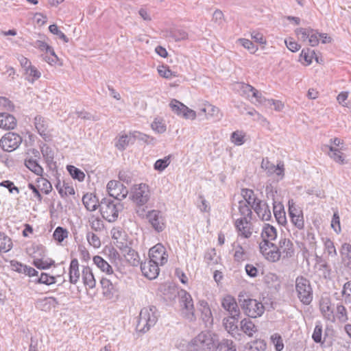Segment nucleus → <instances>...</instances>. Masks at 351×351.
<instances>
[{
	"mask_svg": "<svg viewBox=\"0 0 351 351\" xmlns=\"http://www.w3.org/2000/svg\"><path fill=\"white\" fill-rule=\"evenodd\" d=\"M245 134L242 131L237 130L231 134V141L236 145H241L245 143Z\"/></svg>",
	"mask_w": 351,
	"mask_h": 351,
	"instance_id": "obj_47",
	"label": "nucleus"
},
{
	"mask_svg": "<svg viewBox=\"0 0 351 351\" xmlns=\"http://www.w3.org/2000/svg\"><path fill=\"white\" fill-rule=\"evenodd\" d=\"M312 339L315 343H322V325L320 322H317L312 335Z\"/></svg>",
	"mask_w": 351,
	"mask_h": 351,
	"instance_id": "obj_48",
	"label": "nucleus"
},
{
	"mask_svg": "<svg viewBox=\"0 0 351 351\" xmlns=\"http://www.w3.org/2000/svg\"><path fill=\"white\" fill-rule=\"evenodd\" d=\"M122 253L125 260L132 265L136 266L139 263L138 253L132 248L125 246L122 249Z\"/></svg>",
	"mask_w": 351,
	"mask_h": 351,
	"instance_id": "obj_31",
	"label": "nucleus"
},
{
	"mask_svg": "<svg viewBox=\"0 0 351 351\" xmlns=\"http://www.w3.org/2000/svg\"><path fill=\"white\" fill-rule=\"evenodd\" d=\"M152 128L158 133H164L166 131V125L160 119L156 118L152 123Z\"/></svg>",
	"mask_w": 351,
	"mask_h": 351,
	"instance_id": "obj_53",
	"label": "nucleus"
},
{
	"mask_svg": "<svg viewBox=\"0 0 351 351\" xmlns=\"http://www.w3.org/2000/svg\"><path fill=\"white\" fill-rule=\"evenodd\" d=\"M86 239L90 245L95 248H99L101 246V241L99 237L93 232H88L86 234Z\"/></svg>",
	"mask_w": 351,
	"mask_h": 351,
	"instance_id": "obj_52",
	"label": "nucleus"
},
{
	"mask_svg": "<svg viewBox=\"0 0 351 351\" xmlns=\"http://www.w3.org/2000/svg\"><path fill=\"white\" fill-rule=\"evenodd\" d=\"M10 267L11 269L13 271H15L19 274H24L25 273V265L22 264L20 262H18L17 261L12 260L10 261Z\"/></svg>",
	"mask_w": 351,
	"mask_h": 351,
	"instance_id": "obj_64",
	"label": "nucleus"
},
{
	"mask_svg": "<svg viewBox=\"0 0 351 351\" xmlns=\"http://www.w3.org/2000/svg\"><path fill=\"white\" fill-rule=\"evenodd\" d=\"M337 316L339 322L345 323L348 320V316L346 307L342 304H338L336 308Z\"/></svg>",
	"mask_w": 351,
	"mask_h": 351,
	"instance_id": "obj_51",
	"label": "nucleus"
},
{
	"mask_svg": "<svg viewBox=\"0 0 351 351\" xmlns=\"http://www.w3.org/2000/svg\"><path fill=\"white\" fill-rule=\"evenodd\" d=\"M217 350H219V351H236V348L232 340L223 339L219 342L217 339Z\"/></svg>",
	"mask_w": 351,
	"mask_h": 351,
	"instance_id": "obj_41",
	"label": "nucleus"
},
{
	"mask_svg": "<svg viewBox=\"0 0 351 351\" xmlns=\"http://www.w3.org/2000/svg\"><path fill=\"white\" fill-rule=\"evenodd\" d=\"M295 291L300 301L308 305L313 300V289L310 281L304 276H298L295 279Z\"/></svg>",
	"mask_w": 351,
	"mask_h": 351,
	"instance_id": "obj_8",
	"label": "nucleus"
},
{
	"mask_svg": "<svg viewBox=\"0 0 351 351\" xmlns=\"http://www.w3.org/2000/svg\"><path fill=\"white\" fill-rule=\"evenodd\" d=\"M150 198V191L146 184H140L134 189L132 195V201L138 206H143Z\"/></svg>",
	"mask_w": 351,
	"mask_h": 351,
	"instance_id": "obj_13",
	"label": "nucleus"
},
{
	"mask_svg": "<svg viewBox=\"0 0 351 351\" xmlns=\"http://www.w3.org/2000/svg\"><path fill=\"white\" fill-rule=\"evenodd\" d=\"M169 106L172 111L179 116H182L185 119L191 120H194L196 118L195 111L189 108L186 106L176 99L172 100Z\"/></svg>",
	"mask_w": 351,
	"mask_h": 351,
	"instance_id": "obj_17",
	"label": "nucleus"
},
{
	"mask_svg": "<svg viewBox=\"0 0 351 351\" xmlns=\"http://www.w3.org/2000/svg\"><path fill=\"white\" fill-rule=\"evenodd\" d=\"M146 219L153 229L157 232H162L166 228V220L162 212L158 210H152L147 213Z\"/></svg>",
	"mask_w": 351,
	"mask_h": 351,
	"instance_id": "obj_11",
	"label": "nucleus"
},
{
	"mask_svg": "<svg viewBox=\"0 0 351 351\" xmlns=\"http://www.w3.org/2000/svg\"><path fill=\"white\" fill-rule=\"evenodd\" d=\"M319 309L322 315L328 321L335 322V317L333 308L332 307L331 301L329 298H322L319 303Z\"/></svg>",
	"mask_w": 351,
	"mask_h": 351,
	"instance_id": "obj_22",
	"label": "nucleus"
},
{
	"mask_svg": "<svg viewBox=\"0 0 351 351\" xmlns=\"http://www.w3.org/2000/svg\"><path fill=\"white\" fill-rule=\"evenodd\" d=\"M222 308L228 313V316L240 317L241 312L238 304L234 297L226 295L221 301Z\"/></svg>",
	"mask_w": 351,
	"mask_h": 351,
	"instance_id": "obj_18",
	"label": "nucleus"
},
{
	"mask_svg": "<svg viewBox=\"0 0 351 351\" xmlns=\"http://www.w3.org/2000/svg\"><path fill=\"white\" fill-rule=\"evenodd\" d=\"M66 169L70 173L71 176L80 182H82L85 178V173L80 169L75 167L73 165H67Z\"/></svg>",
	"mask_w": 351,
	"mask_h": 351,
	"instance_id": "obj_42",
	"label": "nucleus"
},
{
	"mask_svg": "<svg viewBox=\"0 0 351 351\" xmlns=\"http://www.w3.org/2000/svg\"><path fill=\"white\" fill-rule=\"evenodd\" d=\"M16 125V120L13 115L8 113H0V128L5 130L14 129Z\"/></svg>",
	"mask_w": 351,
	"mask_h": 351,
	"instance_id": "obj_29",
	"label": "nucleus"
},
{
	"mask_svg": "<svg viewBox=\"0 0 351 351\" xmlns=\"http://www.w3.org/2000/svg\"><path fill=\"white\" fill-rule=\"evenodd\" d=\"M117 278L116 274H112V277L110 276L109 278L102 277L100 280L102 293L106 299L111 300L119 293Z\"/></svg>",
	"mask_w": 351,
	"mask_h": 351,
	"instance_id": "obj_9",
	"label": "nucleus"
},
{
	"mask_svg": "<svg viewBox=\"0 0 351 351\" xmlns=\"http://www.w3.org/2000/svg\"><path fill=\"white\" fill-rule=\"evenodd\" d=\"M99 207L104 219L109 222H114L117 219L119 213L123 206L120 203L105 197L101 199Z\"/></svg>",
	"mask_w": 351,
	"mask_h": 351,
	"instance_id": "obj_5",
	"label": "nucleus"
},
{
	"mask_svg": "<svg viewBox=\"0 0 351 351\" xmlns=\"http://www.w3.org/2000/svg\"><path fill=\"white\" fill-rule=\"evenodd\" d=\"M180 303L182 307V314L183 316L189 321H194L195 319L194 314V306L191 295L186 291L182 290L180 291Z\"/></svg>",
	"mask_w": 351,
	"mask_h": 351,
	"instance_id": "obj_10",
	"label": "nucleus"
},
{
	"mask_svg": "<svg viewBox=\"0 0 351 351\" xmlns=\"http://www.w3.org/2000/svg\"><path fill=\"white\" fill-rule=\"evenodd\" d=\"M269 252L264 258L271 263H276L281 258L287 259L294 256L295 247L289 239L280 238L278 245L275 244Z\"/></svg>",
	"mask_w": 351,
	"mask_h": 351,
	"instance_id": "obj_3",
	"label": "nucleus"
},
{
	"mask_svg": "<svg viewBox=\"0 0 351 351\" xmlns=\"http://www.w3.org/2000/svg\"><path fill=\"white\" fill-rule=\"evenodd\" d=\"M341 253L345 264L348 267L351 269V245L349 243L343 244Z\"/></svg>",
	"mask_w": 351,
	"mask_h": 351,
	"instance_id": "obj_37",
	"label": "nucleus"
},
{
	"mask_svg": "<svg viewBox=\"0 0 351 351\" xmlns=\"http://www.w3.org/2000/svg\"><path fill=\"white\" fill-rule=\"evenodd\" d=\"M149 260L160 266L164 265L168 260L166 249L161 243H157L149 250Z\"/></svg>",
	"mask_w": 351,
	"mask_h": 351,
	"instance_id": "obj_16",
	"label": "nucleus"
},
{
	"mask_svg": "<svg viewBox=\"0 0 351 351\" xmlns=\"http://www.w3.org/2000/svg\"><path fill=\"white\" fill-rule=\"evenodd\" d=\"M34 125L39 133L45 140L49 138L48 122L43 117L38 115L34 118Z\"/></svg>",
	"mask_w": 351,
	"mask_h": 351,
	"instance_id": "obj_26",
	"label": "nucleus"
},
{
	"mask_svg": "<svg viewBox=\"0 0 351 351\" xmlns=\"http://www.w3.org/2000/svg\"><path fill=\"white\" fill-rule=\"evenodd\" d=\"M137 134L141 135L137 132L119 135L116 138L115 147L120 151L125 150L129 145L134 143L136 138L138 137Z\"/></svg>",
	"mask_w": 351,
	"mask_h": 351,
	"instance_id": "obj_20",
	"label": "nucleus"
},
{
	"mask_svg": "<svg viewBox=\"0 0 351 351\" xmlns=\"http://www.w3.org/2000/svg\"><path fill=\"white\" fill-rule=\"evenodd\" d=\"M93 262L101 271L106 272V274L112 277V274H114V273L112 267L101 256H95L93 257Z\"/></svg>",
	"mask_w": 351,
	"mask_h": 351,
	"instance_id": "obj_33",
	"label": "nucleus"
},
{
	"mask_svg": "<svg viewBox=\"0 0 351 351\" xmlns=\"http://www.w3.org/2000/svg\"><path fill=\"white\" fill-rule=\"evenodd\" d=\"M341 295L346 304L351 303V280L346 282L343 285Z\"/></svg>",
	"mask_w": 351,
	"mask_h": 351,
	"instance_id": "obj_46",
	"label": "nucleus"
},
{
	"mask_svg": "<svg viewBox=\"0 0 351 351\" xmlns=\"http://www.w3.org/2000/svg\"><path fill=\"white\" fill-rule=\"evenodd\" d=\"M265 349L266 343L263 340L252 341L245 347V351H264Z\"/></svg>",
	"mask_w": 351,
	"mask_h": 351,
	"instance_id": "obj_39",
	"label": "nucleus"
},
{
	"mask_svg": "<svg viewBox=\"0 0 351 351\" xmlns=\"http://www.w3.org/2000/svg\"><path fill=\"white\" fill-rule=\"evenodd\" d=\"M82 202L87 210L93 211L99 206V201L97 197L93 193H87L82 197Z\"/></svg>",
	"mask_w": 351,
	"mask_h": 351,
	"instance_id": "obj_32",
	"label": "nucleus"
},
{
	"mask_svg": "<svg viewBox=\"0 0 351 351\" xmlns=\"http://www.w3.org/2000/svg\"><path fill=\"white\" fill-rule=\"evenodd\" d=\"M170 163V157H165L163 159H159L154 163V169L159 171H162Z\"/></svg>",
	"mask_w": 351,
	"mask_h": 351,
	"instance_id": "obj_54",
	"label": "nucleus"
},
{
	"mask_svg": "<svg viewBox=\"0 0 351 351\" xmlns=\"http://www.w3.org/2000/svg\"><path fill=\"white\" fill-rule=\"evenodd\" d=\"M106 188L109 195L118 201L125 199L128 193V189L119 181H109Z\"/></svg>",
	"mask_w": 351,
	"mask_h": 351,
	"instance_id": "obj_12",
	"label": "nucleus"
},
{
	"mask_svg": "<svg viewBox=\"0 0 351 351\" xmlns=\"http://www.w3.org/2000/svg\"><path fill=\"white\" fill-rule=\"evenodd\" d=\"M43 59L51 65L56 64L58 60V58L56 56L54 50L51 51L48 53L42 55Z\"/></svg>",
	"mask_w": 351,
	"mask_h": 351,
	"instance_id": "obj_60",
	"label": "nucleus"
},
{
	"mask_svg": "<svg viewBox=\"0 0 351 351\" xmlns=\"http://www.w3.org/2000/svg\"><path fill=\"white\" fill-rule=\"evenodd\" d=\"M322 150L328 154L330 158H332L335 162L340 165L346 163L345 156L340 149L334 147L332 145H325L322 147Z\"/></svg>",
	"mask_w": 351,
	"mask_h": 351,
	"instance_id": "obj_23",
	"label": "nucleus"
},
{
	"mask_svg": "<svg viewBox=\"0 0 351 351\" xmlns=\"http://www.w3.org/2000/svg\"><path fill=\"white\" fill-rule=\"evenodd\" d=\"M206 106H208L207 119L214 118L219 120L221 118L222 114L218 107L210 104H206Z\"/></svg>",
	"mask_w": 351,
	"mask_h": 351,
	"instance_id": "obj_45",
	"label": "nucleus"
},
{
	"mask_svg": "<svg viewBox=\"0 0 351 351\" xmlns=\"http://www.w3.org/2000/svg\"><path fill=\"white\" fill-rule=\"evenodd\" d=\"M25 165L31 171L34 172L37 176H42L43 173V167L38 163L36 160L33 158H26L25 160Z\"/></svg>",
	"mask_w": 351,
	"mask_h": 351,
	"instance_id": "obj_35",
	"label": "nucleus"
},
{
	"mask_svg": "<svg viewBox=\"0 0 351 351\" xmlns=\"http://www.w3.org/2000/svg\"><path fill=\"white\" fill-rule=\"evenodd\" d=\"M38 250L40 251L39 256L34 252L33 255V265L39 269H46L49 268L54 264V261L49 258H44L42 256V253L44 252V249L42 246H36Z\"/></svg>",
	"mask_w": 351,
	"mask_h": 351,
	"instance_id": "obj_21",
	"label": "nucleus"
},
{
	"mask_svg": "<svg viewBox=\"0 0 351 351\" xmlns=\"http://www.w3.org/2000/svg\"><path fill=\"white\" fill-rule=\"evenodd\" d=\"M252 215V212L249 206L245 202H239L238 211H234L232 215L239 236L245 239L252 236L253 232Z\"/></svg>",
	"mask_w": 351,
	"mask_h": 351,
	"instance_id": "obj_1",
	"label": "nucleus"
},
{
	"mask_svg": "<svg viewBox=\"0 0 351 351\" xmlns=\"http://www.w3.org/2000/svg\"><path fill=\"white\" fill-rule=\"evenodd\" d=\"M265 191L267 198H271L273 200V211L276 220L278 223H282L286 220L285 213L284 211L283 205L280 202L275 201V193H276V191H274L273 190V186L271 185L267 186Z\"/></svg>",
	"mask_w": 351,
	"mask_h": 351,
	"instance_id": "obj_15",
	"label": "nucleus"
},
{
	"mask_svg": "<svg viewBox=\"0 0 351 351\" xmlns=\"http://www.w3.org/2000/svg\"><path fill=\"white\" fill-rule=\"evenodd\" d=\"M252 209L263 221H269L271 217L269 206L261 200H258Z\"/></svg>",
	"mask_w": 351,
	"mask_h": 351,
	"instance_id": "obj_24",
	"label": "nucleus"
},
{
	"mask_svg": "<svg viewBox=\"0 0 351 351\" xmlns=\"http://www.w3.org/2000/svg\"><path fill=\"white\" fill-rule=\"evenodd\" d=\"M290 217L291 219V222L297 228H298L299 230H302L304 228V222L302 213L298 215H293Z\"/></svg>",
	"mask_w": 351,
	"mask_h": 351,
	"instance_id": "obj_57",
	"label": "nucleus"
},
{
	"mask_svg": "<svg viewBox=\"0 0 351 351\" xmlns=\"http://www.w3.org/2000/svg\"><path fill=\"white\" fill-rule=\"evenodd\" d=\"M217 347V336L208 330L199 332L187 345L189 351H215Z\"/></svg>",
	"mask_w": 351,
	"mask_h": 351,
	"instance_id": "obj_2",
	"label": "nucleus"
},
{
	"mask_svg": "<svg viewBox=\"0 0 351 351\" xmlns=\"http://www.w3.org/2000/svg\"><path fill=\"white\" fill-rule=\"evenodd\" d=\"M53 237L55 240L60 243L68 237V231L66 230V229L58 226V228H56L55 231L53 232Z\"/></svg>",
	"mask_w": 351,
	"mask_h": 351,
	"instance_id": "obj_50",
	"label": "nucleus"
},
{
	"mask_svg": "<svg viewBox=\"0 0 351 351\" xmlns=\"http://www.w3.org/2000/svg\"><path fill=\"white\" fill-rule=\"evenodd\" d=\"M69 282L73 285H76L80 280V271L79 269V262L77 258L71 261L69 268Z\"/></svg>",
	"mask_w": 351,
	"mask_h": 351,
	"instance_id": "obj_28",
	"label": "nucleus"
},
{
	"mask_svg": "<svg viewBox=\"0 0 351 351\" xmlns=\"http://www.w3.org/2000/svg\"><path fill=\"white\" fill-rule=\"evenodd\" d=\"M239 317H240L237 316H234V317H233L232 316H228L224 317L222 320L224 328L228 333L232 335L233 337H234L235 335L238 334L239 328L237 323Z\"/></svg>",
	"mask_w": 351,
	"mask_h": 351,
	"instance_id": "obj_25",
	"label": "nucleus"
},
{
	"mask_svg": "<svg viewBox=\"0 0 351 351\" xmlns=\"http://www.w3.org/2000/svg\"><path fill=\"white\" fill-rule=\"evenodd\" d=\"M82 278L84 285L88 289H93L96 286V280L92 269L88 266H84L82 271Z\"/></svg>",
	"mask_w": 351,
	"mask_h": 351,
	"instance_id": "obj_27",
	"label": "nucleus"
},
{
	"mask_svg": "<svg viewBox=\"0 0 351 351\" xmlns=\"http://www.w3.org/2000/svg\"><path fill=\"white\" fill-rule=\"evenodd\" d=\"M158 317V311L156 306H149L143 308L139 314L136 330L143 333L147 332L156 324Z\"/></svg>",
	"mask_w": 351,
	"mask_h": 351,
	"instance_id": "obj_4",
	"label": "nucleus"
},
{
	"mask_svg": "<svg viewBox=\"0 0 351 351\" xmlns=\"http://www.w3.org/2000/svg\"><path fill=\"white\" fill-rule=\"evenodd\" d=\"M22 138L20 135L8 132L0 140V145L4 151L12 152L15 150L21 143Z\"/></svg>",
	"mask_w": 351,
	"mask_h": 351,
	"instance_id": "obj_14",
	"label": "nucleus"
},
{
	"mask_svg": "<svg viewBox=\"0 0 351 351\" xmlns=\"http://www.w3.org/2000/svg\"><path fill=\"white\" fill-rule=\"evenodd\" d=\"M89 222H90V228L96 231V232H101L104 230V222L103 221L99 219V217H92L90 219H89Z\"/></svg>",
	"mask_w": 351,
	"mask_h": 351,
	"instance_id": "obj_49",
	"label": "nucleus"
},
{
	"mask_svg": "<svg viewBox=\"0 0 351 351\" xmlns=\"http://www.w3.org/2000/svg\"><path fill=\"white\" fill-rule=\"evenodd\" d=\"M241 195L245 199V201L243 202H245L250 209L255 206V204L260 200L252 189H241Z\"/></svg>",
	"mask_w": 351,
	"mask_h": 351,
	"instance_id": "obj_30",
	"label": "nucleus"
},
{
	"mask_svg": "<svg viewBox=\"0 0 351 351\" xmlns=\"http://www.w3.org/2000/svg\"><path fill=\"white\" fill-rule=\"evenodd\" d=\"M234 258L237 262H241L246 259V252L241 245H238L236 247Z\"/></svg>",
	"mask_w": 351,
	"mask_h": 351,
	"instance_id": "obj_59",
	"label": "nucleus"
},
{
	"mask_svg": "<svg viewBox=\"0 0 351 351\" xmlns=\"http://www.w3.org/2000/svg\"><path fill=\"white\" fill-rule=\"evenodd\" d=\"M261 167L267 171L269 174H272L275 172L276 166L271 163L267 158L263 159L261 162Z\"/></svg>",
	"mask_w": 351,
	"mask_h": 351,
	"instance_id": "obj_63",
	"label": "nucleus"
},
{
	"mask_svg": "<svg viewBox=\"0 0 351 351\" xmlns=\"http://www.w3.org/2000/svg\"><path fill=\"white\" fill-rule=\"evenodd\" d=\"M38 188L45 194H49L52 190V185L46 178L40 177L36 180Z\"/></svg>",
	"mask_w": 351,
	"mask_h": 351,
	"instance_id": "obj_40",
	"label": "nucleus"
},
{
	"mask_svg": "<svg viewBox=\"0 0 351 351\" xmlns=\"http://www.w3.org/2000/svg\"><path fill=\"white\" fill-rule=\"evenodd\" d=\"M158 72L160 76L166 79H171L172 77L176 76V75H175L168 66L164 65L158 68Z\"/></svg>",
	"mask_w": 351,
	"mask_h": 351,
	"instance_id": "obj_55",
	"label": "nucleus"
},
{
	"mask_svg": "<svg viewBox=\"0 0 351 351\" xmlns=\"http://www.w3.org/2000/svg\"><path fill=\"white\" fill-rule=\"evenodd\" d=\"M237 42L239 43L245 49H248L251 53H255L258 49V47L248 39L239 38L238 39Z\"/></svg>",
	"mask_w": 351,
	"mask_h": 351,
	"instance_id": "obj_58",
	"label": "nucleus"
},
{
	"mask_svg": "<svg viewBox=\"0 0 351 351\" xmlns=\"http://www.w3.org/2000/svg\"><path fill=\"white\" fill-rule=\"evenodd\" d=\"M311 32H313L312 29L298 28L295 29L298 39L302 41H306Z\"/></svg>",
	"mask_w": 351,
	"mask_h": 351,
	"instance_id": "obj_56",
	"label": "nucleus"
},
{
	"mask_svg": "<svg viewBox=\"0 0 351 351\" xmlns=\"http://www.w3.org/2000/svg\"><path fill=\"white\" fill-rule=\"evenodd\" d=\"M160 265L150 261H145L141 265V269L143 274L149 280L155 279L158 277L160 271Z\"/></svg>",
	"mask_w": 351,
	"mask_h": 351,
	"instance_id": "obj_19",
	"label": "nucleus"
},
{
	"mask_svg": "<svg viewBox=\"0 0 351 351\" xmlns=\"http://www.w3.org/2000/svg\"><path fill=\"white\" fill-rule=\"evenodd\" d=\"M26 80L33 84L36 80H38L41 76V73L35 66L32 65L25 71Z\"/></svg>",
	"mask_w": 351,
	"mask_h": 351,
	"instance_id": "obj_38",
	"label": "nucleus"
},
{
	"mask_svg": "<svg viewBox=\"0 0 351 351\" xmlns=\"http://www.w3.org/2000/svg\"><path fill=\"white\" fill-rule=\"evenodd\" d=\"M38 282L50 285L56 282L55 278L53 276H49L46 273H41L40 276L38 278Z\"/></svg>",
	"mask_w": 351,
	"mask_h": 351,
	"instance_id": "obj_62",
	"label": "nucleus"
},
{
	"mask_svg": "<svg viewBox=\"0 0 351 351\" xmlns=\"http://www.w3.org/2000/svg\"><path fill=\"white\" fill-rule=\"evenodd\" d=\"M241 330L249 337H252L257 331L255 324L249 318H244L240 322Z\"/></svg>",
	"mask_w": 351,
	"mask_h": 351,
	"instance_id": "obj_34",
	"label": "nucleus"
},
{
	"mask_svg": "<svg viewBox=\"0 0 351 351\" xmlns=\"http://www.w3.org/2000/svg\"><path fill=\"white\" fill-rule=\"evenodd\" d=\"M12 247L11 239L0 231V252H7Z\"/></svg>",
	"mask_w": 351,
	"mask_h": 351,
	"instance_id": "obj_36",
	"label": "nucleus"
},
{
	"mask_svg": "<svg viewBox=\"0 0 351 351\" xmlns=\"http://www.w3.org/2000/svg\"><path fill=\"white\" fill-rule=\"evenodd\" d=\"M41 153L46 162L48 165L51 164L54 159V152L53 149L48 145H44L41 147Z\"/></svg>",
	"mask_w": 351,
	"mask_h": 351,
	"instance_id": "obj_44",
	"label": "nucleus"
},
{
	"mask_svg": "<svg viewBox=\"0 0 351 351\" xmlns=\"http://www.w3.org/2000/svg\"><path fill=\"white\" fill-rule=\"evenodd\" d=\"M262 241L259 244V250L265 257L275 245L273 241L277 238V230L275 227L268 223H265L261 231Z\"/></svg>",
	"mask_w": 351,
	"mask_h": 351,
	"instance_id": "obj_7",
	"label": "nucleus"
},
{
	"mask_svg": "<svg viewBox=\"0 0 351 351\" xmlns=\"http://www.w3.org/2000/svg\"><path fill=\"white\" fill-rule=\"evenodd\" d=\"M270 341L274 346L276 351H282L284 348L283 339L279 333H274L270 337Z\"/></svg>",
	"mask_w": 351,
	"mask_h": 351,
	"instance_id": "obj_43",
	"label": "nucleus"
},
{
	"mask_svg": "<svg viewBox=\"0 0 351 351\" xmlns=\"http://www.w3.org/2000/svg\"><path fill=\"white\" fill-rule=\"evenodd\" d=\"M49 29L50 32H51L53 34L57 35L58 36V38L62 39L64 43L69 42L68 38L65 36V34L62 32H61L58 29V26L55 23L51 25L49 27Z\"/></svg>",
	"mask_w": 351,
	"mask_h": 351,
	"instance_id": "obj_61",
	"label": "nucleus"
},
{
	"mask_svg": "<svg viewBox=\"0 0 351 351\" xmlns=\"http://www.w3.org/2000/svg\"><path fill=\"white\" fill-rule=\"evenodd\" d=\"M239 302L244 314L251 318L261 317L265 310L263 304L256 299L250 298L241 299L239 295Z\"/></svg>",
	"mask_w": 351,
	"mask_h": 351,
	"instance_id": "obj_6",
	"label": "nucleus"
}]
</instances>
